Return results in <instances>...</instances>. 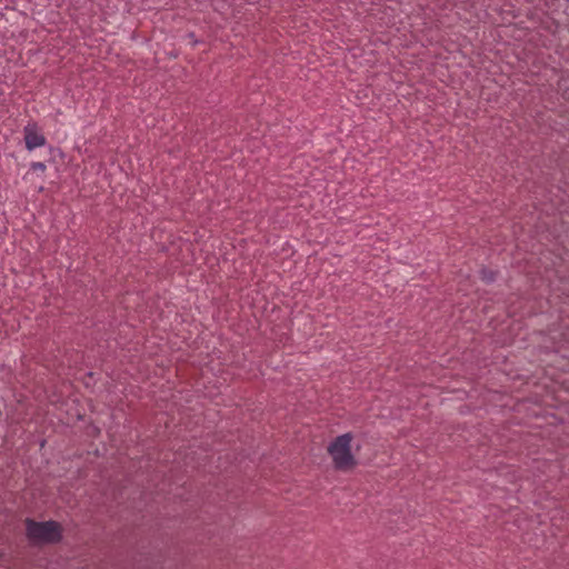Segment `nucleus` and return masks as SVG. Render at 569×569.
I'll return each instance as SVG.
<instances>
[{"instance_id": "1", "label": "nucleus", "mask_w": 569, "mask_h": 569, "mask_svg": "<svg viewBox=\"0 0 569 569\" xmlns=\"http://www.w3.org/2000/svg\"><path fill=\"white\" fill-rule=\"evenodd\" d=\"M27 537L36 543H57L62 539V528L53 520L36 521L26 519Z\"/></svg>"}, {"instance_id": "4", "label": "nucleus", "mask_w": 569, "mask_h": 569, "mask_svg": "<svg viewBox=\"0 0 569 569\" xmlns=\"http://www.w3.org/2000/svg\"><path fill=\"white\" fill-rule=\"evenodd\" d=\"M481 279L487 283L493 282L496 279V273L491 270L482 269L481 270Z\"/></svg>"}, {"instance_id": "2", "label": "nucleus", "mask_w": 569, "mask_h": 569, "mask_svg": "<svg viewBox=\"0 0 569 569\" xmlns=\"http://www.w3.org/2000/svg\"><path fill=\"white\" fill-rule=\"evenodd\" d=\"M352 435L350 432L338 436L329 446L328 452L332 458L335 468L341 471L350 470L357 465L351 452Z\"/></svg>"}, {"instance_id": "5", "label": "nucleus", "mask_w": 569, "mask_h": 569, "mask_svg": "<svg viewBox=\"0 0 569 569\" xmlns=\"http://www.w3.org/2000/svg\"><path fill=\"white\" fill-rule=\"evenodd\" d=\"M30 169L33 170V171H41V172H43L47 169V167H46L44 162L36 161V162H31Z\"/></svg>"}, {"instance_id": "3", "label": "nucleus", "mask_w": 569, "mask_h": 569, "mask_svg": "<svg viewBox=\"0 0 569 569\" xmlns=\"http://www.w3.org/2000/svg\"><path fill=\"white\" fill-rule=\"evenodd\" d=\"M23 138L26 148L29 151H32L39 147H43L47 143L46 137L39 132L36 123H28L23 128Z\"/></svg>"}]
</instances>
